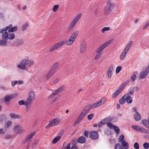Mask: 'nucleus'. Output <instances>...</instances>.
Listing matches in <instances>:
<instances>
[{
	"label": "nucleus",
	"instance_id": "f257e3e1",
	"mask_svg": "<svg viewBox=\"0 0 149 149\" xmlns=\"http://www.w3.org/2000/svg\"><path fill=\"white\" fill-rule=\"evenodd\" d=\"M74 41L75 40L74 39H72V38L70 37L69 39L66 42L64 41H62L53 45L49 49V51L51 52L60 48L62 46H63L65 43H66V44L68 46L71 45L73 43Z\"/></svg>",
	"mask_w": 149,
	"mask_h": 149
},
{
	"label": "nucleus",
	"instance_id": "f03ea898",
	"mask_svg": "<svg viewBox=\"0 0 149 149\" xmlns=\"http://www.w3.org/2000/svg\"><path fill=\"white\" fill-rule=\"evenodd\" d=\"M112 40H108L101 45L96 50L95 52L97 53V54L96 55L94 58L95 60H97L100 58L101 54L100 53V52L107 47L112 42Z\"/></svg>",
	"mask_w": 149,
	"mask_h": 149
},
{
	"label": "nucleus",
	"instance_id": "7ed1b4c3",
	"mask_svg": "<svg viewBox=\"0 0 149 149\" xmlns=\"http://www.w3.org/2000/svg\"><path fill=\"white\" fill-rule=\"evenodd\" d=\"M81 15V14H79L72 20L68 27V31H70L73 29L76 24L80 19Z\"/></svg>",
	"mask_w": 149,
	"mask_h": 149
},
{
	"label": "nucleus",
	"instance_id": "20e7f679",
	"mask_svg": "<svg viewBox=\"0 0 149 149\" xmlns=\"http://www.w3.org/2000/svg\"><path fill=\"white\" fill-rule=\"evenodd\" d=\"M15 36L13 33H8L7 31L3 32L2 35V39L6 41L8 39L13 40L15 38Z\"/></svg>",
	"mask_w": 149,
	"mask_h": 149
},
{
	"label": "nucleus",
	"instance_id": "39448f33",
	"mask_svg": "<svg viewBox=\"0 0 149 149\" xmlns=\"http://www.w3.org/2000/svg\"><path fill=\"white\" fill-rule=\"evenodd\" d=\"M113 6V4L111 2H109L107 3L104 9V14L105 15H107L111 13Z\"/></svg>",
	"mask_w": 149,
	"mask_h": 149
},
{
	"label": "nucleus",
	"instance_id": "423d86ee",
	"mask_svg": "<svg viewBox=\"0 0 149 149\" xmlns=\"http://www.w3.org/2000/svg\"><path fill=\"white\" fill-rule=\"evenodd\" d=\"M60 120V119L58 118H55L50 120L49 123L46 126V128H48L52 126L57 125L58 124Z\"/></svg>",
	"mask_w": 149,
	"mask_h": 149
},
{
	"label": "nucleus",
	"instance_id": "0eeeda50",
	"mask_svg": "<svg viewBox=\"0 0 149 149\" xmlns=\"http://www.w3.org/2000/svg\"><path fill=\"white\" fill-rule=\"evenodd\" d=\"M131 127L136 131H139L148 134H149V131L148 130L139 126L138 125H132Z\"/></svg>",
	"mask_w": 149,
	"mask_h": 149
},
{
	"label": "nucleus",
	"instance_id": "6e6552de",
	"mask_svg": "<svg viewBox=\"0 0 149 149\" xmlns=\"http://www.w3.org/2000/svg\"><path fill=\"white\" fill-rule=\"evenodd\" d=\"M35 94L34 92L31 91L29 93L26 102L31 103L35 99Z\"/></svg>",
	"mask_w": 149,
	"mask_h": 149
},
{
	"label": "nucleus",
	"instance_id": "1a4fd4ad",
	"mask_svg": "<svg viewBox=\"0 0 149 149\" xmlns=\"http://www.w3.org/2000/svg\"><path fill=\"white\" fill-rule=\"evenodd\" d=\"M24 41L21 38L17 39L13 41L11 43V45L13 46H19L22 45L24 44Z\"/></svg>",
	"mask_w": 149,
	"mask_h": 149
},
{
	"label": "nucleus",
	"instance_id": "9d476101",
	"mask_svg": "<svg viewBox=\"0 0 149 149\" xmlns=\"http://www.w3.org/2000/svg\"><path fill=\"white\" fill-rule=\"evenodd\" d=\"M106 100V99L105 98H102L99 101L92 104V108H94L101 106L105 103Z\"/></svg>",
	"mask_w": 149,
	"mask_h": 149
},
{
	"label": "nucleus",
	"instance_id": "9b49d317",
	"mask_svg": "<svg viewBox=\"0 0 149 149\" xmlns=\"http://www.w3.org/2000/svg\"><path fill=\"white\" fill-rule=\"evenodd\" d=\"M90 138L93 139H97L99 136V134L97 132L95 131H91L89 133Z\"/></svg>",
	"mask_w": 149,
	"mask_h": 149
},
{
	"label": "nucleus",
	"instance_id": "f8f14e48",
	"mask_svg": "<svg viewBox=\"0 0 149 149\" xmlns=\"http://www.w3.org/2000/svg\"><path fill=\"white\" fill-rule=\"evenodd\" d=\"M13 131L15 133L19 134H22L23 132V129L21 126L18 125L14 126L13 128Z\"/></svg>",
	"mask_w": 149,
	"mask_h": 149
},
{
	"label": "nucleus",
	"instance_id": "ddd939ff",
	"mask_svg": "<svg viewBox=\"0 0 149 149\" xmlns=\"http://www.w3.org/2000/svg\"><path fill=\"white\" fill-rule=\"evenodd\" d=\"M113 69V65H111L108 68L107 71V78L110 79L111 77L112 72Z\"/></svg>",
	"mask_w": 149,
	"mask_h": 149
},
{
	"label": "nucleus",
	"instance_id": "4468645a",
	"mask_svg": "<svg viewBox=\"0 0 149 149\" xmlns=\"http://www.w3.org/2000/svg\"><path fill=\"white\" fill-rule=\"evenodd\" d=\"M55 73V72L50 70L46 75L45 78V79L48 80Z\"/></svg>",
	"mask_w": 149,
	"mask_h": 149
},
{
	"label": "nucleus",
	"instance_id": "2eb2a0df",
	"mask_svg": "<svg viewBox=\"0 0 149 149\" xmlns=\"http://www.w3.org/2000/svg\"><path fill=\"white\" fill-rule=\"evenodd\" d=\"M36 133V132H34L28 135L25 138V141L27 142L28 140L31 139L35 135Z\"/></svg>",
	"mask_w": 149,
	"mask_h": 149
},
{
	"label": "nucleus",
	"instance_id": "dca6fc26",
	"mask_svg": "<svg viewBox=\"0 0 149 149\" xmlns=\"http://www.w3.org/2000/svg\"><path fill=\"white\" fill-rule=\"evenodd\" d=\"M93 108L92 107V105H89L86 107L82 111L84 112V114H86L91 109Z\"/></svg>",
	"mask_w": 149,
	"mask_h": 149
},
{
	"label": "nucleus",
	"instance_id": "f3484780",
	"mask_svg": "<svg viewBox=\"0 0 149 149\" xmlns=\"http://www.w3.org/2000/svg\"><path fill=\"white\" fill-rule=\"evenodd\" d=\"M148 121L146 120H144L142 121V124L149 129V115L148 118Z\"/></svg>",
	"mask_w": 149,
	"mask_h": 149
},
{
	"label": "nucleus",
	"instance_id": "a211bd4d",
	"mask_svg": "<svg viewBox=\"0 0 149 149\" xmlns=\"http://www.w3.org/2000/svg\"><path fill=\"white\" fill-rule=\"evenodd\" d=\"M77 141L79 143H84L86 141V139L84 136H81L78 138Z\"/></svg>",
	"mask_w": 149,
	"mask_h": 149
},
{
	"label": "nucleus",
	"instance_id": "6ab92c4d",
	"mask_svg": "<svg viewBox=\"0 0 149 149\" xmlns=\"http://www.w3.org/2000/svg\"><path fill=\"white\" fill-rule=\"evenodd\" d=\"M125 99H126L127 102L128 103H131L132 101V99L131 97L129 96L128 94L125 95Z\"/></svg>",
	"mask_w": 149,
	"mask_h": 149
},
{
	"label": "nucleus",
	"instance_id": "aec40b11",
	"mask_svg": "<svg viewBox=\"0 0 149 149\" xmlns=\"http://www.w3.org/2000/svg\"><path fill=\"white\" fill-rule=\"evenodd\" d=\"M78 31L77 30H76L72 33L70 37L72 38V39H73L75 40L78 36Z\"/></svg>",
	"mask_w": 149,
	"mask_h": 149
},
{
	"label": "nucleus",
	"instance_id": "412c9836",
	"mask_svg": "<svg viewBox=\"0 0 149 149\" xmlns=\"http://www.w3.org/2000/svg\"><path fill=\"white\" fill-rule=\"evenodd\" d=\"M121 145L123 147L124 149H127L128 148V143L126 142L125 140H123L121 143Z\"/></svg>",
	"mask_w": 149,
	"mask_h": 149
},
{
	"label": "nucleus",
	"instance_id": "4be33fe9",
	"mask_svg": "<svg viewBox=\"0 0 149 149\" xmlns=\"http://www.w3.org/2000/svg\"><path fill=\"white\" fill-rule=\"evenodd\" d=\"M86 47L84 44H81L80 47L79 51L81 53H84L85 51Z\"/></svg>",
	"mask_w": 149,
	"mask_h": 149
},
{
	"label": "nucleus",
	"instance_id": "5701e85b",
	"mask_svg": "<svg viewBox=\"0 0 149 149\" xmlns=\"http://www.w3.org/2000/svg\"><path fill=\"white\" fill-rule=\"evenodd\" d=\"M127 52H128L125 51V50L123 51L120 56V60H123L124 59Z\"/></svg>",
	"mask_w": 149,
	"mask_h": 149
},
{
	"label": "nucleus",
	"instance_id": "b1692460",
	"mask_svg": "<svg viewBox=\"0 0 149 149\" xmlns=\"http://www.w3.org/2000/svg\"><path fill=\"white\" fill-rule=\"evenodd\" d=\"M132 43L133 42L132 41H130L127 43L126 46L125 47L124 50H125V51L128 52L131 46L132 45Z\"/></svg>",
	"mask_w": 149,
	"mask_h": 149
},
{
	"label": "nucleus",
	"instance_id": "393cba45",
	"mask_svg": "<svg viewBox=\"0 0 149 149\" xmlns=\"http://www.w3.org/2000/svg\"><path fill=\"white\" fill-rule=\"evenodd\" d=\"M132 43L133 42L132 41H130L127 43L126 46L125 47L124 50H125V51L128 52L131 46L132 45Z\"/></svg>",
	"mask_w": 149,
	"mask_h": 149
},
{
	"label": "nucleus",
	"instance_id": "a878e982",
	"mask_svg": "<svg viewBox=\"0 0 149 149\" xmlns=\"http://www.w3.org/2000/svg\"><path fill=\"white\" fill-rule=\"evenodd\" d=\"M123 90L119 87L118 90L113 94V97H115L117 96Z\"/></svg>",
	"mask_w": 149,
	"mask_h": 149
},
{
	"label": "nucleus",
	"instance_id": "bb28decb",
	"mask_svg": "<svg viewBox=\"0 0 149 149\" xmlns=\"http://www.w3.org/2000/svg\"><path fill=\"white\" fill-rule=\"evenodd\" d=\"M10 116L11 118L13 119L19 118L20 117L19 115L15 113H11L10 114Z\"/></svg>",
	"mask_w": 149,
	"mask_h": 149
},
{
	"label": "nucleus",
	"instance_id": "cd10ccee",
	"mask_svg": "<svg viewBox=\"0 0 149 149\" xmlns=\"http://www.w3.org/2000/svg\"><path fill=\"white\" fill-rule=\"evenodd\" d=\"M58 63L56 62L53 65L51 69V70L55 72L56 69L58 67Z\"/></svg>",
	"mask_w": 149,
	"mask_h": 149
},
{
	"label": "nucleus",
	"instance_id": "c85d7f7f",
	"mask_svg": "<svg viewBox=\"0 0 149 149\" xmlns=\"http://www.w3.org/2000/svg\"><path fill=\"white\" fill-rule=\"evenodd\" d=\"M34 63V61H33L28 60L27 62V66L30 67L33 65Z\"/></svg>",
	"mask_w": 149,
	"mask_h": 149
},
{
	"label": "nucleus",
	"instance_id": "c756f323",
	"mask_svg": "<svg viewBox=\"0 0 149 149\" xmlns=\"http://www.w3.org/2000/svg\"><path fill=\"white\" fill-rule=\"evenodd\" d=\"M18 27L17 26H15L14 27L11 28L8 30V32L9 33L11 32H14L17 31L18 30Z\"/></svg>",
	"mask_w": 149,
	"mask_h": 149
},
{
	"label": "nucleus",
	"instance_id": "7c9ffc66",
	"mask_svg": "<svg viewBox=\"0 0 149 149\" xmlns=\"http://www.w3.org/2000/svg\"><path fill=\"white\" fill-rule=\"evenodd\" d=\"M28 60V58L26 57L24 59L20 61V62L22 64L24 65L26 67V66H27V61Z\"/></svg>",
	"mask_w": 149,
	"mask_h": 149
},
{
	"label": "nucleus",
	"instance_id": "2f4dec72",
	"mask_svg": "<svg viewBox=\"0 0 149 149\" xmlns=\"http://www.w3.org/2000/svg\"><path fill=\"white\" fill-rule=\"evenodd\" d=\"M31 103H29L28 102H26L25 101V105L26 106L25 107V109L26 111H29L31 108V107L30 106H28L29 105L31 104Z\"/></svg>",
	"mask_w": 149,
	"mask_h": 149
},
{
	"label": "nucleus",
	"instance_id": "473e14b6",
	"mask_svg": "<svg viewBox=\"0 0 149 149\" xmlns=\"http://www.w3.org/2000/svg\"><path fill=\"white\" fill-rule=\"evenodd\" d=\"M11 99H12L10 95L7 96L3 98V100H4L6 102H9Z\"/></svg>",
	"mask_w": 149,
	"mask_h": 149
},
{
	"label": "nucleus",
	"instance_id": "72a5a7b5",
	"mask_svg": "<svg viewBox=\"0 0 149 149\" xmlns=\"http://www.w3.org/2000/svg\"><path fill=\"white\" fill-rule=\"evenodd\" d=\"M129 81H126L123 83L119 87L120 89H122V90H123L124 89V87L128 84Z\"/></svg>",
	"mask_w": 149,
	"mask_h": 149
},
{
	"label": "nucleus",
	"instance_id": "f704fd0d",
	"mask_svg": "<svg viewBox=\"0 0 149 149\" xmlns=\"http://www.w3.org/2000/svg\"><path fill=\"white\" fill-rule=\"evenodd\" d=\"M125 96L124 95L119 100V102L120 104H123L125 103Z\"/></svg>",
	"mask_w": 149,
	"mask_h": 149
},
{
	"label": "nucleus",
	"instance_id": "c9c22d12",
	"mask_svg": "<svg viewBox=\"0 0 149 149\" xmlns=\"http://www.w3.org/2000/svg\"><path fill=\"white\" fill-rule=\"evenodd\" d=\"M134 118L136 121H138L140 120L141 117L138 112H136Z\"/></svg>",
	"mask_w": 149,
	"mask_h": 149
},
{
	"label": "nucleus",
	"instance_id": "e433bc0d",
	"mask_svg": "<svg viewBox=\"0 0 149 149\" xmlns=\"http://www.w3.org/2000/svg\"><path fill=\"white\" fill-rule=\"evenodd\" d=\"M61 138L58 136L56 137L52 140V143L54 144L56 143Z\"/></svg>",
	"mask_w": 149,
	"mask_h": 149
},
{
	"label": "nucleus",
	"instance_id": "4c0bfd02",
	"mask_svg": "<svg viewBox=\"0 0 149 149\" xmlns=\"http://www.w3.org/2000/svg\"><path fill=\"white\" fill-rule=\"evenodd\" d=\"M17 67L22 70L26 69V67H25L24 65L22 64L20 62L19 64L17 65Z\"/></svg>",
	"mask_w": 149,
	"mask_h": 149
},
{
	"label": "nucleus",
	"instance_id": "58836bf2",
	"mask_svg": "<svg viewBox=\"0 0 149 149\" xmlns=\"http://www.w3.org/2000/svg\"><path fill=\"white\" fill-rule=\"evenodd\" d=\"M28 25L26 23L23 24L21 28L22 31H24L28 28Z\"/></svg>",
	"mask_w": 149,
	"mask_h": 149
},
{
	"label": "nucleus",
	"instance_id": "ea45409f",
	"mask_svg": "<svg viewBox=\"0 0 149 149\" xmlns=\"http://www.w3.org/2000/svg\"><path fill=\"white\" fill-rule=\"evenodd\" d=\"M86 114H84V112L83 111H82L79 116L78 119L79 120H81L83 118Z\"/></svg>",
	"mask_w": 149,
	"mask_h": 149
},
{
	"label": "nucleus",
	"instance_id": "a19ab883",
	"mask_svg": "<svg viewBox=\"0 0 149 149\" xmlns=\"http://www.w3.org/2000/svg\"><path fill=\"white\" fill-rule=\"evenodd\" d=\"M114 149H124L119 143H116Z\"/></svg>",
	"mask_w": 149,
	"mask_h": 149
},
{
	"label": "nucleus",
	"instance_id": "79ce46f5",
	"mask_svg": "<svg viewBox=\"0 0 149 149\" xmlns=\"http://www.w3.org/2000/svg\"><path fill=\"white\" fill-rule=\"evenodd\" d=\"M7 41L4 40L0 39V45L5 46L6 45Z\"/></svg>",
	"mask_w": 149,
	"mask_h": 149
},
{
	"label": "nucleus",
	"instance_id": "37998d69",
	"mask_svg": "<svg viewBox=\"0 0 149 149\" xmlns=\"http://www.w3.org/2000/svg\"><path fill=\"white\" fill-rule=\"evenodd\" d=\"M113 128L116 133L117 134H118L120 132V130L118 127L115 125H114L113 126Z\"/></svg>",
	"mask_w": 149,
	"mask_h": 149
},
{
	"label": "nucleus",
	"instance_id": "c03bdc74",
	"mask_svg": "<svg viewBox=\"0 0 149 149\" xmlns=\"http://www.w3.org/2000/svg\"><path fill=\"white\" fill-rule=\"evenodd\" d=\"M143 146L145 149H148L149 147V143L148 142L144 143L143 145Z\"/></svg>",
	"mask_w": 149,
	"mask_h": 149
},
{
	"label": "nucleus",
	"instance_id": "a18cd8bd",
	"mask_svg": "<svg viewBox=\"0 0 149 149\" xmlns=\"http://www.w3.org/2000/svg\"><path fill=\"white\" fill-rule=\"evenodd\" d=\"M110 28L109 27H104L101 30V32L102 33H104L105 31L109 30Z\"/></svg>",
	"mask_w": 149,
	"mask_h": 149
},
{
	"label": "nucleus",
	"instance_id": "49530a36",
	"mask_svg": "<svg viewBox=\"0 0 149 149\" xmlns=\"http://www.w3.org/2000/svg\"><path fill=\"white\" fill-rule=\"evenodd\" d=\"M59 6L58 5H54L52 9V10L54 12H56L58 10Z\"/></svg>",
	"mask_w": 149,
	"mask_h": 149
},
{
	"label": "nucleus",
	"instance_id": "de8ad7c7",
	"mask_svg": "<svg viewBox=\"0 0 149 149\" xmlns=\"http://www.w3.org/2000/svg\"><path fill=\"white\" fill-rule=\"evenodd\" d=\"M12 124V122L11 121L8 120V121L6 123V127L7 128H8L9 127L10 125H11Z\"/></svg>",
	"mask_w": 149,
	"mask_h": 149
},
{
	"label": "nucleus",
	"instance_id": "09e8293b",
	"mask_svg": "<svg viewBox=\"0 0 149 149\" xmlns=\"http://www.w3.org/2000/svg\"><path fill=\"white\" fill-rule=\"evenodd\" d=\"M134 147L136 149H139V143L137 142L135 143L134 145Z\"/></svg>",
	"mask_w": 149,
	"mask_h": 149
},
{
	"label": "nucleus",
	"instance_id": "8fccbe9b",
	"mask_svg": "<svg viewBox=\"0 0 149 149\" xmlns=\"http://www.w3.org/2000/svg\"><path fill=\"white\" fill-rule=\"evenodd\" d=\"M121 67L120 66L117 67L116 69V73H118L120 72V71L121 70Z\"/></svg>",
	"mask_w": 149,
	"mask_h": 149
},
{
	"label": "nucleus",
	"instance_id": "3c124183",
	"mask_svg": "<svg viewBox=\"0 0 149 149\" xmlns=\"http://www.w3.org/2000/svg\"><path fill=\"white\" fill-rule=\"evenodd\" d=\"M39 142V140H37L35 141V142L32 144V147L33 148L36 146L37 143Z\"/></svg>",
	"mask_w": 149,
	"mask_h": 149
},
{
	"label": "nucleus",
	"instance_id": "603ef678",
	"mask_svg": "<svg viewBox=\"0 0 149 149\" xmlns=\"http://www.w3.org/2000/svg\"><path fill=\"white\" fill-rule=\"evenodd\" d=\"M18 95V93H13L10 95V96L11 97V99H12L13 98H15L17 97Z\"/></svg>",
	"mask_w": 149,
	"mask_h": 149
},
{
	"label": "nucleus",
	"instance_id": "864d4df0",
	"mask_svg": "<svg viewBox=\"0 0 149 149\" xmlns=\"http://www.w3.org/2000/svg\"><path fill=\"white\" fill-rule=\"evenodd\" d=\"M25 102L23 100H20L18 102V104L19 105H22L24 104L25 105Z\"/></svg>",
	"mask_w": 149,
	"mask_h": 149
},
{
	"label": "nucleus",
	"instance_id": "5fc2aeb1",
	"mask_svg": "<svg viewBox=\"0 0 149 149\" xmlns=\"http://www.w3.org/2000/svg\"><path fill=\"white\" fill-rule=\"evenodd\" d=\"M64 132V130H62L58 134V136L60 137L61 138V136H62Z\"/></svg>",
	"mask_w": 149,
	"mask_h": 149
},
{
	"label": "nucleus",
	"instance_id": "6e6d98bb",
	"mask_svg": "<svg viewBox=\"0 0 149 149\" xmlns=\"http://www.w3.org/2000/svg\"><path fill=\"white\" fill-rule=\"evenodd\" d=\"M105 123V122H104V120H102L101 121L100 123H98V126L99 127L102 126L103 125H104Z\"/></svg>",
	"mask_w": 149,
	"mask_h": 149
},
{
	"label": "nucleus",
	"instance_id": "4d7b16f0",
	"mask_svg": "<svg viewBox=\"0 0 149 149\" xmlns=\"http://www.w3.org/2000/svg\"><path fill=\"white\" fill-rule=\"evenodd\" d=\"M124 138V136L123 134H121L120 135L119 138L118 139V141L120 142L121 141H123V139Z\"/></svg>",
	"mask_w": 149,
	"mask_h": 149
},
{
	"label": "nucleus",
	"instance_id": "13d9d810",
	"mask_svg": "<svg viewBox=\"0 0 149 149\" xmlns=\"http://www.w3.org/2000/svg\"><path fill=\"white\" fill-rule=\"evenodd\" d=\"M106 123H107V126L108 127L111 128H112L113 127V124L112 123L108 122H106Z\"/></svg>",
	"mask_w": 149,
	"mask_h": 149
},
{
	"label": "nucleus",
	"instance_id": "bf43d9fd",
	"mask_svg": "<svg viewBox=\"0 0 149 149\" xmlns=\"http://www.w3.org/2000/svg\"><path fill=\"white\" fill-rule=\"evenodd\" d=\"M149 26V21L147 22L143 26V30L145 29L148 26Z\"/></svg>",
	"mask_w": 149,
	"mask_h": 149
},
{
	"label": "nucleus",
	"instance_id": "052dcab7",
	"mask_svg": "<svg viewBox=\"0 0 149 149\" xmlns=\"http://www.w3.org/2000/svg\"><path fill=\"white\" fill-rule=\"evenodd\" d=\"M57 94H58L56 92V91H54L53 93H52V94L51 95H50L49 96V97L50 98L53 97L54 96L57 95Z\"/></svg>",
	"mask_w": 149,
	"mask_h": 149
},
{
	"label": "nucleus",
	"instance_id": "680f3d73",
	"mask_svg": "<svg viewBox=\"0 0 149 149\" xmlns=\"http://www.w3.org/2000/svg\"><path fill=\"white\" fill-rule=\"evenodd\" d=\"M104 122H105V123H106V121H110L111 119L110 117H107L105 118L104 120Z\"/></svg>",
	"mask_w": 149,
	"mask_h": 149
},
{
	"label": "nucleus",
	"instance_id": "e2e57ef3",
	"mask_svg": "<svg viewBox=\"0 0 149 149\" xmlns=\"http://www.w3.org/2000/svg\"><path fill=\"white\" fill-rule=\"evenodd\" d=\"M65 87L64 86H62L60 87L59 88H58L60 92V93L64 91L65 90Z\"/></svg>",
	"mask_w": 149,
	"mask_h": 149
},
{
	"label": "nucleus",
	"instance_id": "0e129e2a",
	"mask_svg": "<svg viewBox=\"0 0 149 149\" xmlns=\"http://www.w3.org/2000/svg\"><path fill=\"white\" fill-rule=\"evenodd\" d=\"M94 116L93 114H91L88 115L87 118L89 120H91L92 119Z\"/></svg>",
	"mask_w": 149,
	"mask_h": 149
},
{
	"label": "nucleus",
	"instance_id": "69168bd1",
	"mask_svg": "<svg viewBox=\"0 0 149 149\" xmlns=\"http://www.w3.org/2000/svg\"><path fill=\"white\" fill-rule=\"evenodd\" d=\"M80 121L81 120H79V119H76L73 125L74 126H76Z\"/></svg>",
	"mask_w": 149,
	"mask_h": 149
},
{
	"label": "nucleus",
	"instance_id": "338daca9",
	"mask_svg": "<svg viewBox=\"0 0 149 149\" xmlns=\"http://www.w3.org/2000/svg\"><path fill=\"white\" fill-rule=\"evenodd\" d=\"M136 78V76L135 74H134L131 77V79L133 81H134Z\"/></svg>",
	"mask_w": 149,
	"mask_h": 149
},
{
	"label": "nucleus",
	"instance_id": "774afa93",
	"mask_svg": "<svg viewBox=\"0 0 149 149\" xmlns=\"http://www.w3.org/2000/svg\"><path fill=\"white\" fill-rule=\"evenodd\" d=\"M17 81H14L11 82V84L12 86H14L16 84H17Z\"/></svg>",
	"mask_w": 149,
	"mask_h": 149
}]
</instances>
